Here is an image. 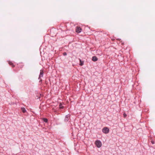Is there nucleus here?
Returning <instances> with one entry per match:
<instances>
[{"instance_id":"obj_4","label":"nucleus","mask_w":155,"mask_h":155,"mask_svg":"<svg viewBox=\"0 0 155 155\" xmlns=\"http://www.w3.org/2000/svg\"><path fill=\"white\" fill-rule=\"evenodd\" d=\"M43 75V71L41 70L40 71V74L39 75L38 79H40L41 77H42Z\"/></svg>"},{"instance_id":"obj_2","label":"nucleus","mask_w":155,"mask_h":155,"mask_svg":"<svg viewBox=\"0 0 155 155\" xmlns=\"http://www.w3.org/2000/svg\"><path fill=\"white\" fill-rule=\"evenodd\" d=\"M102 131L105 134H107L109 133V130L107 127H105L103 129Z\"/></svg>"},{"instance_id":"obj_9","label":"nucleus","mask_w":155,"mask_h":155,"mask_svg":"<svg viewBox=\"0 0 155 155\" xmlns=\"http://www.w3.org/2000/svg\"><path fill=\"white\" fill-rule=\"evenodd\" d=\"M59 107L61 109H62L63 108V107L62 106V105L61 104H60L59 105Z\"/></svg>"},{"instance_id":"obj_6","label":"nucleus","mask_w":155,"mask_h":155,"mask_svg":"<svg viewBox=\"0 0 155 155\" xmlns=\"http://www.w3.org/2000/svg\"><path fill=\"white\" fill-rule=\"evenodd\" d=\"M97 58L95 56H93L92 58V60L94 61H96L97 60Z\"/></svg>"},{"instance_id":"obj_11","label":"nucleus","mask_w":155,"mask_h":155,"mask_svg":"<svg viewBox=\"0 0 155 155\" xmlns=\"http://www.w3.org/2000/svg\"><path fill=\"white\" fill-rule=\"evenodd\" d=\"M123 116H124V117H125L127 116V115H126V114L125 113H124L123 114Z\"/></svg>"},{"instance_id":"obj_12","label":"nucleus","mask_w":155,"mask_h":155,"mask_svg":"<svg viewBox=\"0 0 155 155\" xmlns=\"http://www.w3.org/2000/svg\"><path fill=\"white\" fill-rule=\"evenodd\" d=\"M80 61H81V64H80V65H81V66H82V65L83 64V62H82L81 61V60H80Z\"/></svg>"},{"instance_id":"obj_13","label":"nucleus","mask_w":155,"mask_h":155,"mask_svg":"<svg viewBox=\"0 0 155 155\" xmlns=\"http://www.w3.org/2000/svg\"><path fill=\"white\" fill-rule=\"evenodd\" d=\"M63 55L64 56L67 55V53L66 52H64L63 53Z\"/></svg>"},{"instance_id":"obj_14","label":"nucleus","mask_w":155,"mask_h":155,"mask_svg":"<svg viewBox=\"0 0 155 155\" xmlns=\"http://www.w3.org/2000/svg\"><path fill=\"white\" fill-rule=\"evenodd\" d=\"M151 143H152L153 144H154V141H153V140L151 141Z\"/></svg>"},{"instance_id":"obj_5","label":"nucleus","mask_w":155,"mask_h":155,"mask_svg":"<svg viewBox=\"0 0 155 155\" xmlns=\"http://www.w3.org/2000/svg\"><path fill=\"white\" fill-rule=\"evenodd\" d=\"M70 115H67L65 117L64 119L65 121L67 122L69 120Z\"/></svg>"},{"instance_id":"obj_1","label":"nucleus","mask_w":155,"mask_h":155,"mask_svg":"<svg viewBox=\"0 0 155 155\" xmlns=\"http://www.w3.org/2000/svg\"><path fill=\"white\" fill-rule=\"evenodd\" d=\"M95 144L98 148L102 146V143L101 141L99 140H97L95 141Z\"/></svg>"},{"instance_id":"obj_7","label":"nucleus","mask_w":155,"mask_h":155,"mask_svg":"<svg viewBox=\"0 0 155 155\" xmlns=\"http://www.w3.org/2000/svg\"><path fill=\"white\" fill-rule=\"evenodd\" d=\"M21 109L22 111L24 113H25L26 112V110H25V108H24V107H22Z\"/></svg>"},{"instance_id":"obj_10","label":"nucleus","mask_w":155,"mask_h":155,"mask_svg":"<svg viewBox=\"0 0 155 155\" xmlns=\"http://www.w3.org/2000/svg\"><path fill=\"white\" fill-rule=\"evenodd\" d=\"M9 64L10 65H12V67H14V65H13L12 63L11 62H9Z\"/></svg>"},{"instance_id":"obj_8","label":"nucleus","mask_w":155,"mask_h":155,"mask_svg":"<svg viewBox=\"0 0 155 155\" xmlns=\"http://www.w3.org/2000/svg\"><path fill=\"white\" fill-rule=\"evenodd\" d=\"M43 121H44V122H48V120L46 118H43Z\"/></svg>"},{"instance_id":"obj_3","label":"nucleus","mask_w":155,"mask_h":155,"mask_svg":"<svg viewBox=\"0 0 155 155\" xmlns=\"http://www.w3.org/2000/svg\"><path fill=\"white\" fill-rule=\"evenodd\" d=\"M76 31L78 33H80L81 31V29L79 27H76Z\"/></svg>"}]
</instances>
